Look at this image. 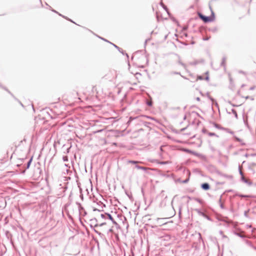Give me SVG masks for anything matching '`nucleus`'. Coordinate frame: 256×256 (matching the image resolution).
Masks as SVG:
<instances>
[{"label": "nucleus", "instance_id": "1", "mask_svg": "<svg viewBox=\"0 0 256 256\" xmlns=\"http://www.w3.org/2000/svg\"><path fill=\"white\" fill-rule=\"evenodd\" d=\"M107 78L112 80L116 77V72L114 70H110L109 72L106 75Z\"/></svg>", "mask_w": 256, "mask_h": 256}, {"label": "nucleus", "instance_id": "2", "mask_svg": "<svg viewBox=\"0 0 256 256\" xmlns=\"http://www.w3.org/2000/svg\"><path fill=\"white\" fill-rule=\"evenodd\" d=\"M198 16L199 17L205 22H210L212 20L211 18L209 16H204L201 14H199Z\"/></svg>", "mask_w": 256, "mask_h": 256}, {"label": "nucleus", "instance_id": "3", "mask_svg": "<svg viewBox=\"0 0 256 256\" xmlns=\"http://www.w3.org/2000/svg\"><path fill=\"white\" fill-rule=\"evenodd\" d=\"M201 188L204 190H208L210 189V186L208 183H204L202 184Z\"/></svg>", "mask_w": 256, "mask_h": 256}, {"label": "nucleus", "instance_id": "4", "mask_svg": "<svg viewBox=\"0 0 256 256\" xmlns=\"http://www.w3.org/2000/svg\"><path fill=\"white\" fill-rule=\"evenodd\" d=\"M241 180L244 182V183L248 184L249 186H251L252 184V182H250L249 180H246L244 176H242V177H241Z\"/></svg>", "mask_w": 256, "mask_h": 256}, {"label": "nucleus", "instance_id": "5", "mask_svg": "<svg viewBox=\"0 0 256 256\" xmlns=\"http://www.w3.org/2000/svg\"><path fill=\"white\" fill-rule=\"evenodd\" d=\"M107 215V218H108L109 220H110L113 224H117V223L114 220V219L112 217V216L109 214H108Z\"/></svg>", "mask_w": 256, "mask_h": 256}, {"label": "nucleus", "instance_id": "6", "mask_svg": "<svg viewBox=\"0 0 256 256\" xmlns=\"http://www.w3.org/2000/svg\"><path fill=\"white\" fill-rule=\"evenodd\" d=\"M136 168H137L138 169H140V170H146V168L144 167V166H138V164H136Z\"/></svg>", "mask_w": 256, "mask_h": 256}, {"label": "nucleus", "instance_id": "7", "mask_svg": "<svg viewBox=\"0 0 256 256\" xmlns=\"http://www.w3.org/2000/svg\"><path fill=\"white\" fill-rule=\"evenodd\" d=\"M223 130H225L226 132H228V133H230L231 134H234V132L232 130H230V129L228 128H223Z\"/></svg>", "mask_w": 256, "mask_h": 256}, {"label": "nucleus", "instance_id": "8", "mask_svg": "<svg viewBox=\"0 0 256 256\" xmlns=\"http://www.w3.org/2000/svg\"><path fill=\"white\" fill-rule=\"evenodd\" d=\"M242 166H238L239 172L241 176V177H242V176H244V174H243L242 172Z\"/></svg>", "mask_w": 256, "mask_h": 256}, {"label": "nucleus", "instance_id": "9", "mask_svg": "<svg viewBox=\"0 0 256 256\" xmlns=\"http://www.w3.org/2000/svg\"><path fill=\"white\" fill-rule=\"evenodd\" d=\"M108 214V213H105V214H100L101 218H104V219L107 218V215L106 214Z\"/></svg>", "mask_w": 256, "mask_h": 256}, {"label": "nucleus", "instance_id": "10", "mask_svg": "<svg viewBox=\"0 0 256 256\" xmlns=\"http://www.w3.org/2000/svg\"><path fill=\"white\" fill-rule=\"evenodd\" d=\"M226 60V58H222V60L221 63V65L224 66H225V62Z\"/></svg>", "mask_w": 256, "mask_h": 256}, {"label": "nucleus", "instance_id": "11", "mask_svg": "<svg viewBox=\"0 0 256 256\" xmlns=\"http://www.w3.org/2000/svg\"><path fill=\"white\" fill-rule=\"evenodd\" d=\"M232 113L234 115L235 117L237 118L238 114H237V112H236V110L232 109Z\"/></svg>", "mask_w": 256, "mask_h": 256}, {"label": "nucleus", "instance_id": "12", "mask_svg": "<svg viewBox=\"0 0 256 256\" xmlns=\"http://www.w3.org/2000/svg\"><path fill=\"white\" fill-rule=\"evenodd\" d=\"M128 162L130 164H137L138 162L134 160H128Z\"/></svg>", "mask_w": 256, "mask_h": 256}, {"label": "nucleus", "instance_id": "13", "mask_svg": "<svg viewBox=\"0 0 256 256\" xmlns=\"http://www.w3.org/2000/svg\"><path fill=\"white\" fill-rule=\"evenodd\" d=\"M136 118H132V117H130V118H129V120L128 122V124H130V122L132 120H134V119H136Z\"/></svg>", "mask_w": 256, "mask_h": 256}, {"label": "nucleus", "instance_id": "14", "mask_svg": "<svg viewBox=\"0 0 256 256\" xmlns=\"http://www.w3.org/2000/svg\"><path fill=\"white\" fill-rule=\"evenodd\" d=\"M214 126L216 128H218V129H220V130H223V128L221 127L220 125L218 124H214Z\"/></svg>", "mask_w": 256, "mask_h": 256}, {"label": "nucleus", "instance_id": "15", "mask_svg": "<svg viewBox=\"0 0 256 256\" xmlns=\"http://www.w3.org/2000/svg\"><path fill=\"white\" fill-rule=\"evenodd\" d=\"M208 135L209 136H218L216 135V134L215 133H214V132H208Z\"/></svg>", "mask_w": 256, "mask_h": 256}, {"label": "nucleus", "instance_id": "16", "mask_svg": "<svg viewBox=\"0 0 256 256\" xmlns=\"http://www.w3.org/2000/svg\"><path fill=\"white\" fill-rule=\"evenodd\" d=\"M62 159L64 160V162H66V161H68V158L67 156H63L62 158Z\"/></svg>", "mask_w": 256, "mask_h": 256}, {"label": "nucleus", "instance_id": "17", "mask_svg": "<svg viewBox=\"0 0 256 256\" xmlns=\"http://www.w3.org/2000/svg\"><path fill=\"white\" fill-rule=\"evenodd\" d=\"M106 224V222H102V223L100 224H99V225H98V224H96V225H95V226H96H96H104V224Z\"/></svg>", "mask_w": 256, "mask_h": 256}, {"label": "nucleus", "instance_id": "18", "mask_svg": "<svg viewBox=\"0 0 256 256\" xmlns=\"http://www.w3.org/2000/svg\"><path fill=\"white\" fill-rule=\"evenodd\" d=\"M236 234H237L238 236H239L240 237L242 238H244L245 237V236H244V235H242V234H238V233Z\"/></svg>", "mask_w": 256, "mask_h": 256}, {"label": "nucleus", "instance_id": "19", "mask_svg": "<svg viewBox=\"0 0 256 256\" xmlns=\"http://www.w3.org/2000/svg\"><path fill=\"white\" fill-rule=\"evenodd\" d=\"M178 63H179L180 65H182V66L184 68H186V64H184V63H182V62H180H180H178Z\"/></svg>", "mask_w": 256, "mask_h": 256}, {"label": "nucleus", "instance_id": "20", "mask_svg": "<svg viewBox=\"0 0 256 256\" xmlns=\"http://www.w3.org/2000/svg\"><path fill=\"white\" fill-rule=\"evenodd\" d=\"M31 162H32V159H31V160H30L28 162V164H27V168H29L30 165V163H31Z\"/></svg>", "mask_w": 256, "mask_h": 256}, {"label": "nucleus", "instance_id": "21", "mask_svg": "<svg viewBox=\"0 0 256 256\" xmlns=\"http://www.w3.org/2000/svg\"><path fill=\"white\" fill-rule=\"evenodd\" d=\"M220 206L221 208H222V209H224V204L222 203L220 204Z\"/></svg>", "mask_w": 256, "mask_h": 256}, {"label": "nucleus", "instance_id": "22", "mask_svg": "<svg viewBox=\"0 0 256 256\" xmlns=\"http://www.w3.org/2000/svg\"><path fill=\"white\" fill-rule=\"evenodd\" d=\"M246 99H248H248H250L251 100H254V98H251V97H250V96H246Z\"/></svg>", "mask_w": 256, "mask_h": 256}, {"label": "nucleus", "instance_id": "23", "mask_svg": "<svg viewBox=\"0 0 256 256\" xmlns=\"http://www.w3.org/2000/svg\"><path fill=\"white\" fill-rule=\"evenodd\" d=\"M188 180H189V178H187V179L185 180H184L182 182L184 183H186L188 182Z\"/></svg>", "mask_w": 256, "mask_h": 256}, {"label": "nucleus", "instance_id": "24", "mask_svg": "<svg viewBox=\"0 0 256 256\" xmlns=\"http://www.w3.org/2000/svg\"><path fill=\"white\" fill-rule=\"evenodd\" d=\"M244 215L245 216L248 217V211H245L244 212Z\"/></svg>", "mask_w": 256, "mask_h": 256}, {"label": "nucleus", "instance_id": "25", "mask_svg": "<svg viewBox=\"0 0 256 256\" xmlns=\"http://www.w3.org/2000/svg\"><path fill=\"white\" fill-rule=\"evenodd\" d=\"M161 5L165 10H166V7L162 2H161Z\"/></svg>", "mask_w": 256, "mask_h": 256}, {"label": "nucleus", "instance_id": "26", "mask_svg": "<svg viewBox=\"0 0 256 256\" xmlns=\"http://www.w3.org/2000/svg\"><path fill=\"white\" fill-rule=\"evenodd\" d=\"M198 78L200 79V80H204V78H203V77L202 76H199L198 77Z\"/></svg>", "mask_w": 256, "mask_h": 256}, {"label": "nucleus", "instance_id": "27", "mask_svg": "<svg viewBox=\"0 0 256 256\" xmlns=\"http://www.w3.org/2000/svg\"><path fill=\"white\" fill-rule=\"evenodd\" d=\"M255 87L254 86H252L250 88V90H254V89Z\"/></svg>", "mask_w": 256, "mask_h": 256}, {"label": "nucleus", "instance_id": "28", "mask_svg": "<svg viewBox=\"0 0 256 256\" xmlns=\"http://www.w3.org/2000/svg\"><path fill=\"white\" fill-rule=\"evenodd\" d=\"M208 98H209L212 101V102H214V99L212 98H211L210 96H208Z\"/></svg>", "mask_w": 256, "mask_h": 256}, {"label": "nucleus", "instance_id": "29", "mask_svg": "<svg viewBox=\"0 0 256 256\" xmlns=\"http://www.w3.org/2000/svg\"><path fill=\"white\" fill-rule=\"evenodd\" d=\"M168 162H160L161 164H168Z\"/></svg>", "mask_w": 256, "mask_h": 256}, {"label": "nucleus", "instance_id": "30", "mask_svg": "<svg viewBox=\"0 0 256 256\" xmlns=\"http://www.w3.org/2000/svg\"><path fill=\"white\" fill-rule=\"evenodd\" d=\"M218 202H219L220 204L222 203V198L221 197L220 198Z\"/></svg>", "mask_w": 256, "mask_h": 256}, {"label": "nucleus", "instance_id": "31", "mask_svg": "<svg viewBox=\"0 0 256 256\" xmlns=\"http://www.w3.org/2000/svg\"><path fill=\"white\" fill-rule=\"evenodd\" d=\"M242 198H246V197H248V196H244V195H242L240 196Z\"/></svg>", "mask_w": 256, "mask_h": 256}, {"label": "nucleus", "instance_id": "32", "mask_svg": "<svg viewBox=\"0 0 256 256\" xmlns=\"http://www.w3.org/2000/svg\"><path fill=\"white\" fill-rule=\"evenodd\" d=\"M113 45H114V46L116 48H117L118 49V50H120V48H119V47H118V46H116V45H115V44H113Z\"/></svg>", "mask_w": 256, "mask_h": 256}, {"label": "nucleus", "instance_id": "33", "mask_svg": "<svg viewBox=\"0 0 256 256\" xmlns=\"http://www.w3.org/2000/svg\"><path fill=\"white\" fill-rule=\"evenodd\" d=\"M198 236H199V238H200V239H202V236H201V234H200V233H198Z\"/></svg>", "mask_w": 256, "mask_h": 256}, {"label": "nucleus", "instance_id": "34", "mask_svg": "<svg viewBox=\"0 0 256 256\" xmlns=\"http://www.w3.org/2000/svg\"><path fill=\"white\" fill-rule=\"evenodd\" d=\"M148 105L151 106L152 105V102H148Z\"/></svg>", "mask_w": 256, "mask_h": 256}, {"label": "nucleus", "instance_id": "35", "mask_svg": "<svg viewBox=\"0 0 256 256\" xmlns=\"http://www.w3.org/2000/svg\"><path fill=\"white\" fill-rule=\"evenodd\" d=\"M208 79H209L208 76H207L206 77V80H208Z\"/></svg>", "mask_w": 256, "mask_h": 256}, {"label": "nucleus", "instance_id": "36", "mask_svg": "<svg viewBox=\"0 0 256 256\" xmlns=\"http://www.w3.org/2000/svg\"><path fill=\"white\" fill-rule=\"evenodd\" d=\"M220 234L221 235H222L223 232H222V231H221V230H220Z\"/></svg>", "mask_w": 256, "mask_h": 256}, {"label": "nucleus", "instance_id": "37", "mask_svg": "<svg viewBox=\"0 0 256 256\" xmlns=\"http://www.w3.org/2000/svg\"><path fill=\"white\" fill-rule=\"evenodd\" d=\"M196 100L199 101L200 100V98H196Z\"/></svg>", "mask_w": 256, "mask_h": 256}, {"label": "nucleus", "instance_id": "38", "mask_svg": "<svg viewBox=\"0 0 256 256\" xmlns=\"http://www.w3.org/2000/svg\"><path fill=\"white\" fill-rule=\"evenodd\" d=\"M102 38V40H105V41H107L106 40H105V39H104V38Z\"/></svg>", "mask_w": 256, "mask_h": 256}, {"label": "nucleus", "instance_id": "39", "mask_svg": "<svg viewBox=\"0 0 256 256\" xmlns=\"http://www.w3.org/2000/svg\"><path fill=\"white\" fill-rule=\"evenodd\" d=\"M52 11H53V12H55L58 13V12H56V10H52Z\"/></svg>", "mask_w": 256, "mask_h": 256}, {"label": "nucleus", "instance_id": "40", "mask_svg": "<svg viewBox=\"0 0 256 256\" xmlns=\"http://www.w3.org/2000/svg\"><path fill=\"white\" fill-rule=\"evenodd\" d=\"M109 231H110V232H112V229H110V230H109Z\"/></svg>", "mask_w": 256, "mask_h": 256}, {"label": "nucleus", "instance_id": "41", "mask_svg": "<svg viewBox=\"0 0 256 256\" xmlns=\"http://www.w3.org/2000/svg\"><path fill=\"white\" fill-rule=\"evenodd\" d=\"M64 166H68V165H67L66 164H64Z\"/></svg>", "mask_w": 256, "mask_h": 256}]
</instances>
